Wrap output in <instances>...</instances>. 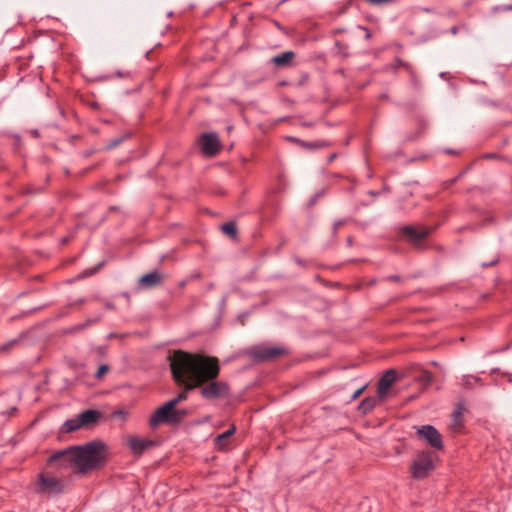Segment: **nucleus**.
<instances>
[{"mask_svg": "<svg viewBox=\"0 0 512 512\" xmlns=\"http://www.w3.org/2000/svg\"><path fill=\"white\" fill-rule=\"evenodd\" d=\"M185 285H186V281H185V280H184V281H181V282L179 283V286H180L181 288H183Z\"/></svg>", "mask_w": 512, "mask_h": 512, "instance_id": "37998d69", "label": "nucleus"}, {"mask_svg": "<svg viewBox=\"0 0 512 512\" xmlns=\"http://www.w3.org/2000/svg\"><path fill=\"white\" fill-rule=\"evenodd\" d=\"M103 265H104V261L100 262L98 265H96L92 268L85 269L82 272V277H89V276L96 274L101 269V267Z\"/></svg>", "mask_w": 512, "mask_h": 512, "instance_id": "393cba45", "label": "nucleus"}, {"mask_svg": "<svg viewBox=\"0 0 512 512\" xmlns=\"http://www.w3.org/2000/svg\"><path fill=\"white\" fill-rule=\"evenodd\" d=\"M108 370H109V366H108V365H106V364H102V365L98 368V370H97V372H96L95 376H96L97 378H101V377H102V376H103V375H104Z\"/></svg>", "mask_w": 512, "mask_h": 512, "instance_id": "cd10ccee", "label": "nucleus"}, {"mask_svg": "<svg viewBox=\"0 0 512 512\" xmlns=\"http://www.w3.org/2000/svg\"><path fill=\"white\" fill-rule=\"evenodd\" d=\"M82 424L80 423L79 415L76 418L68 419L64 422V424L61 427V431L63 433H71L78 429H80Z\"/></svg>", "mask_w": 512, "mask_h": 512, "instance_id": "aec40b11", "label": "nucleus"}, {"mask_svg": "<svg viewBox=\"0 0 512 512\" xmlns=\"http://www.w3.org/2000/svg\"><path fill=\"white\" fill-rule=\"evenodd\" d=\"M366 3L372 6H382L393 3L395 0H364Z\"/></svg>", "mask_w": 512, "mask_h": 512, "instance_id": "bb28decb", "label": "nucleus"}, {"mask_svg": "<svg viewBox=\"0 0 512 512\" xmlns=\"http://www.w3.org/2000/svg\"><path fill=\"white\" fill-rule=\"evenodd\" d=\"M388 280L393 281V282H401L402 281V279L399 275H391L388 277Z\"/></svg>", "mask_w": 512, "mask_h": 512, "instance_id": "e433bc0d", "label": "nucleus"}, {"mask_svg": "<svg viewBox=\"0 0 512 512\" xmlns=\"http://www.w3.org/2000/svg\"><path fill=\"white\" fill-rule=\"evenodd\" d=\"M340 225H341L340 222H337V223L334 224V232L337 231V229L339 228Z\"/></svg>", "mask_w": 512, "mask_h": 512, "instance_id": "79ce46f5", "label": "nucleus"}, {"mask_svg": "<svg viewBox=\"0 0 512 512\" xmlns=\"http://www.w3.org/2000/svg\"><path fill=\"white\" fill-rule=\"evenodd\" d=\"M235 430H236V428L233 425L227 431L223 432L222 434L217 435L214 439L215 446L219 449H224L225 447H227V445L229 443V439L235 433Z\"/></svg>", "mask_w": 512, "mask_h": 512, "instance_id": "a211bd4d", "label": "nucleus"}, {"mask_svg": "<svg viewBox=\"0 0 512 512\" xmlns=\"http://www.w3.org/2000/svg\"><path fill=\"white\" fill-rule=\"evenodd\" d=\"M65 484L63 480L49 475L40 473L36 482V492L39 494L56 495L63 492Z\"/></svg>", "mask_w": 512, "mask_h": 512, "instance_id": "20e7f679", "label": "nucleus"}, {"mask_svg": "<svg viewBox=\"0 0 512 512\" xmlns=\"http://www.w3.org/2000/svg\"><path fill=\"white\" fill-rule=\"evenodd\" d=\"M365 388H366V386H363V387L359 388L358 390H356L352 396V399L358 398L362 394V392L364 391Z\"/></svg>", "mask_w": 512, "mask_h": 512, "instance_id": "f704fd0d", "label": "nucleus"}, {"mask_svg": "<svg viewBox=\"0 0 512 512\" xmlns=\"http://www.w3.org/2000/svg\"><path fill=\"white\" fill-rule=\"evenodd\" d=\"M288 351L283 347L258 345L250 349L249 355L255 361L266 362L284 356Z\"/></svg>", "mask_w": 512, "mask_h": 512, "instance_id": "0eeeda50", "label": "nucleus"}, {"mask_svg": "<svg viewBox=\"0 0 512 512\" xmlns=\"http://www.w3.org/2000/svg\"><path fill=\"white\" fill-rule=\"evenodd\" d=\"M74 447V465L78 473L86 474L105 465L108 456V448L104 442L95 440Z\"/></svg>", "mask_w": 512, "mask_h": 512, "instance_id": "f03ea898", "label": "nucleus"}, {"mask_svg": "<svg viewBox=\"0 0 512 512\" xmlns=\"http://www.w3.org/2000/svg\"><path fill=\"white\" fill-rule=\"evenodd\" d=\"M298 142L303 147H306L308 149H319V148H324V147L330 146V143L327 141L305 142V141L298 140Z\"/></svg>", "mask_w": 512, "mask_h": 512, "instance_id": "b1692460", "label": "nucleus"}, {"mask_svg": "<svg viewBox=\"0 0 512 512\" xmlns=\"http://www.w3.org/2000/svg\"><path fill=\"white\" fill-rule=\"evenodd\" d=\"M395 68H396V69L404 68V69H405V70H407L409 73H412V72H413V68H412V66H411L409 63L404 62V61H403V60H401L400 58H397V59H396Z\"/></svg>", "mask_w": 512, "mask_h": 512, "instance_id": "a878e982", "label": "nucleus"}, {"mask_svg": "<svg viewBox=\"0 0 512 512\" xmlns=\"http://www.w3.org/2000/svg\"><path fill=\"white\" fill-rule=\"evenodd\" d=\"M335 46L337 47L339 53H342L345 57L348 56V53L346 52L347 46L343 45L340 41H336Z\"/></svg>", "mask_w": 512, "mask_h": 512, "instance_id": "c85d7f7f", "label": "nucleus"}, {"mask_svg": "<svg viewBox=\"0 0 512 512\" xmlns=\"http://www.w3.org/2000/svg\"><path fill=\"white\" fill-rule=\"evenodd\" d=\"M434 469L432 454L427 451L417 453L411 464V476L414 479L426 478Z\"/></svg>", "mask_w": 512, "mask_h": 512, "instance_id": "39448f33", "label": "nucleus"}, {"mask_svg": "<svg viewBox=\"0 0 512 512\" xmlns=\"http://www.w3.org/2000/svg\"><path fill=\"white\" fill-rule=\"evenodd\" d=\"M458 177H455L453 179H450L449 181H446L443 183V188L444 189H447L449 188L451 185H453L456 181H457Z\"/></svg>", "mask_w": 512, "mask_h": 512, "instance_id": "72a5a7b5", "label": "nucleus"}, {"mask_svg": "<svg viewBox=\"0 0 512 512\" xmlns=\"http://www.w3.org/2000/svg\"><path fill=\"white\" fill-rule=\"evenodd\" d=\"M168 360L172 379L177 385L183 386V390L168 401L173 408L188 398L189 391L207 380L218 378L221 370L217 357L181 349L175 350Z\"/></svg>", "mask_w": 512, "mask_h": 512, "instance_id": "f257e3e1", "label": "nucleus"}, {"mask_svg": "<svg viewBox=\"0 0 512 512\" xmlns=\"http://www.w3.org/2000/svg\"><path fill=\"white\" fill-rule=\"evenodd\" d=\"M466 408L463 402H459L456 405L455 410L452 414V424L451 429L454 432H460L463 428V413L465 412Z\"/></svg>", "mask_w": 512, "mask_h": 512, "instance_id": "2eb2a0df", "label": "nucleus"}, {"mask_svg": "<svg viewBox=\"0 0 512 512\" xmlns=\"http://www.w3.org/2000/svg\"><path fill=\"white\" fill-rule=\"evenodd\" d=\"M337 157V154L333 153L331 154L329 157H328V163H331L332 161H334Z\"/></svg>", "mask_w": 512, "mask_h": 512, "instance_id": "4c0bfd02", "label": "nucleus"}, {"mask_svg": "<svg viewBox=\"0 0 512 512\" xmlns=\"http://www.w3.org/2000/svg\"><path fill=\"white\" fill-rule=\"evenodd\" d=\"M200 395L206 400H215L230 396V387L225 381H218L217 378L203 382L197 386Z\"/></svg>", "mask_w": 512, "mask_h": 512, "instance_id": "7ed1b4c3", "label": "nucleus"}, {"mask_svg": "<svg viewBox=\"0 0 512 512\" xmlns=\"http://www.w3.org/2000/svg\"><path fill=\"white\" fill-rule=\"evenodd\" d=\"M93 153H94V151H93V150H88V151H86V152H85V154H84V155H85V157H89V156H91Z\"/></svg>", "mask_w": 512, "mask_h": 512, "instance_id": "58836bf2", "label": "nucleus"}, {"mask_svg": "<svg viewBox=\"0 0 512 512\" xmlns=\"http://www.w3.org/2000/svg\"><path fill=\"white\" fill-rule=\"evenodd\" d=\"M173 406L172 403L166 402L158 409H156L153 414L150 416L149 425L152 428H156L162 423H167L172 425V414Z\"/></svg>", "mask_w": 512, "mask_h": 512, "instance_id": "9d476101", "label": "nucleus"}, {"mask_svg": "<svg viewBox=\"0 0 512 512\" xmlns=\"http://www.w3.org/2000/svg\"><path fill=\"white\" fill-rule=\"evenodd\" d=\"M200 146L206 156H215L220 151V141L215 133H204L200 139Z\"/></svg>", "mask_w": 512, "mask_h": 512, "instance_id": "9b49d317", "label": "nucleus"}, {"mask_svg": "<svg viewBox=\"0 0 512 512\" xmlns=\"http://www.w3.org/2000/svg\"><path fill=\"white\" fill-rule=\"evenodd\" d=\"M112 415H113L114 417L124 418V417H126L127 412H126V411H124V410H116V411H114V412L112 413Z\"/></svg>", "mask_w": 512, "mask_h": 512, "instance_id": "473e14b6", "label": "nucleus"}, {"mask_svg": "<svg viewBox=\"0 0 512 512\" xmlns=\"http://www.w3.org/2000/svg\"><path fill=\"white\" fill-rule=\"evenodd\" d=\"M494 11H512V5L494 7Z\"/></svg>", "mask_w": 512, "mask_h": 512, "instance_id": "2f4dec72", "label": "nucleus"}, {"mask_svg": "<svg viewBox=\"0 0 512 512\" xmlns=\"http://www.w3.org/2000/svg\"><path fill=\"white\" fill-rule=\"evenodd\" d=\"M462 381H463V386L467 389H471L473 387V385L476 383L480 384V385L483 384L481 378H479L477 376H473V375L464 376Z\"/></svg>", "mask_w": 512, "mask_h": 512, "instance_id": "5701e85b", "label": "nucleus"}, {"mask_svg": "<svg viewBox=\"0 0 512 512\" xmlns=\"http://www.w3.org/2000/svg\"><path fill=\"white\" fill-rule=\"evenodd\" d=\"M396 380V370L389 369L385 371L377 383V396L380 398V400H384L386 398L389 388L396 382Z\"/></svg>", "mask_w": 512, "mask_h": 512, "instance_id": "f8f14e48", "label": "nucleus"}, {"mask_svg": "<svg viewBox=\"0 0 512 512\" xmlns=\"http://www.w3.org/2000/svg\"><path fill=\"white\" fill-rule=\"evenodd\" d=\"M295 58V53L293 51H285L281 54L274 56L271 59V62L278 67H285L290 65Z\"/></svg>", "mask_w": 512, "mask_h": 512, "instance_id": "f3484780", "label": "nucleus"}, {"mask_svg": "<svg viewBox=\"0 0 512 512\" xmlns=\"http://www.w3.org/2000/svg\"><path fill=\"white\" fill-rule=\"evenodd\" d=\"M17 342V340H12L6 344H3L2 346H0V351H9L13 346L17 344Z\"/></svg>", "mask_w": 512, "mask_h": 512, "instance_id": "c756f323", "label": "nucleus"}, {"mask_svg": "<svg viewBox=\"0 0 512 512\" xmlns=\"http://www.w3.org/2000/svg\"><path fill=\"white\" fill-rule=\"evenodd\" d=\"M102 414L98 410H86L79 414L80 423L83 427L89 426L91 424L96 423L100 418Z\"/></svg>", "mask_w": 512, "mask_h": 512, "instance_id": "dca6fc26", "label": "nucleus"}, {"mask_svg": "<svg viewBox=\"0 0 512 512\" xmlns=\"http://www.w3.org/2000/svg\"><path fill=\"white\" fill-rule=\"evenodd\" d=\"M122 142V139L121 138H118V139H114L112 140L108 145H107V149H112V148H115L118 144H120Z\"/></svg>", "mask_w": 512, "mask_h": 512, "instance_id": "7c9ffc66", "label": "nucleus"}, {"mask_svg": "<svg viewBox=\"0 0 512 512\" xmlns=\"http://www.w3.org/2000/svg\"><path fill=\"white\" fill-rule=\"evenodd\" d=\"M432 232L433 228L421 225H406L400 228V234L415 248L421 247L422 242L427 239Z\"/></svg>", "mask_w": 512, "mask_h": 512, "instance_id": "423d86ee", "label": "nucleus"}, {"mask_svg": "<svg viewBox=\"0 0 512 512\" xmlns=\"http://www.w3.org/2000/svg\"><path fill=\"white\" fill-rule=\"evenodd\" d=\"M417 435L419 439L426 441L431 447L437 450L443 449L442 436L434 426H421L417 431Z\"/></svg>", "mask_w": 512, "mask_h": 512, "instance_id": "1a4fd4ad", "label": "nucleus"}, {"mask_svg": "<svg viewBox=\"0 0 512 512\" xmlns=\"http://www.w3.org/2000/svg\"><path fill=\"white\" fill-rule=\"evenodd\" d=\"M75 447L53 453L47 460L48 465H55L58 469L75 468L74 465Z\"/></svg>", "mask_w": 512, "mask_h": 512, "instance_id": "6e6552de", "label": "nucleus"}, {"mask_svg": "<svg viewBox=\"0 0 512 512\" xmlns=\"http://www.w3.org/2000/svg\"><path fill=\"white\" fill-rule=\"evenodd\" d=\"M165 276L160 273L158 270H153L145 275H143L138 280V287L140 289H151L158 286H161L164 282Z\"/></svg>", "mask_w": 512, "mask_h": 512, "instance_id": "ddd939ff", "label": "nucleus"}, {"mask_svg": "<svg viewBox=\"0 0 512 512\" xmlns=\"http://www.w3.org/2000/svg\"><path fill=\"white\" fill-rule=\"evenodd\" d=\"M155 444V441L144 438L130 437L128 439L129 448L136 455H141L146 449L153 447Z\"/></svg>", "mask_w": 512, "mask_h": 512, "instance_id": "4468645a", "label": "nucleus"}, {"mask_svg": "<svg viewBox=\"0 0 512 512\" xmlns=\"http://www.w3.org/2000/svg\"><path fill=\"white\" fill-rule=\"evenodd\" d=\"M347 244H348L349 246H351V245L353 244V238H352V237H348V238H347Z\"/></svg>", "mask_w": 512, "mask_h": 512, "instance_id": "a19ab883", "label": "nucleus"}, {"mask_svg": "<svg viewBox=\"0 0 512 512\" xmlns=\"http://www.w3.org/2000/svg\"><path fill=\"white\" fill-rule=\"evenodd\" d=\"M359 28L365 32V38L369 40L372 36L371 31L367 27L360 26Z\"/></svg>", "mask_w": 512, "mask_h": 512, "instance_id": "c9c22d12", "label": "nucleus"}, {"mask_svg": "<svg viewBox=\"0 0 512 512\" xmlns=\"http://www.w3.org/2000/svg\"><path fill=\"white\" fill-rule=\"evenodd\" d=\"M221 229L225 234L229 235L231 238H233V239L237 238L238 230H237L236 223L234 221H229V222L224 223L221 226Z\"/></svg>", "mask_w": 512, "mask_h": 512, "instance_id": "412c9836", "label": "nucleus"}, {"mask_svg": "<svg viewBox=\"0 0 512 512\" xmlns=\"http://www.w3.org/2000/svg\"><path fill=\"white\" fill-rule=\"evenodd\" d=\"M172 414V425H175L182 422L190 413L187 409H176L175 407Z\"/></svg>", "mask_w": 512, "mask_h": 512, "instance_id": "4be33fe9", "label": "nucleus"}, {"mask_svg": "<svg viewBox=\"0 0 512 512\" xmlns=\"http://www.w3.org/2000/svg\"><path fill=\"white\" fill-rule=\"evenodd\" d=\"M379 400V397H366L359 404L358 410L363 414L370 413L377 406Z\"/></svg>", "mask_w": 512, "mask_h": 512, "instance_id": "6ab92c4d", "label": "nucleus"}, {"mask_svg": "<svg viewBox=\"0 0 512 512\" xmlns=\"http://www.w3.org/2000/svg\"><path fill=\"white\" fill-rule=\"evenodd\" d=\"M486 158H488V159H495V158H497V155L496 154H488L486 156Z\"/></svg>", "mask_w": 512, "mask_h": 512, "instance_id": "ea45409f", "label": "nucleus"}]
</instances>
